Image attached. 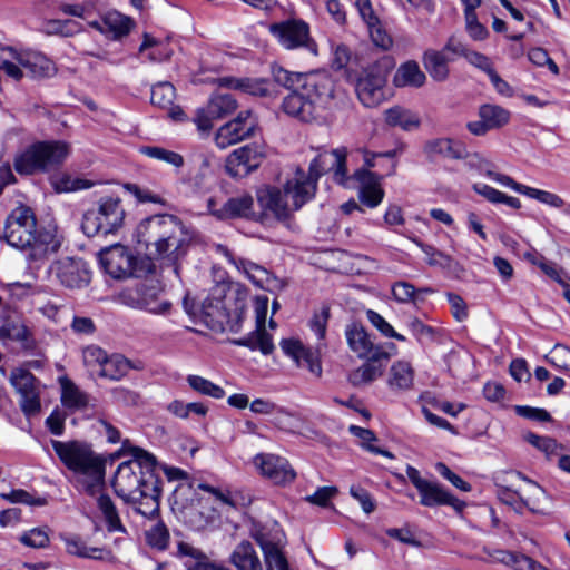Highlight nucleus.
I'll return each mask as SVG.
<instances>
[{"mask_svg": "<svg viewBox=\"0 0 570 570\" xmlns=\"http://www.w3.org/2000/svg\"><path fill=\"white\" fill-rule=\"evenodd\" d=\"M122 442V451L132 459L118 465L112 487L116 494L136 513L148 520L159 515L161 481L155 473L156 459L138 446H128Z\"/></svg>", "mask_w": 570, "mask_h": 570, "instance_id": "f257e3e1", "label": "nucleus"}, {"mask_svg": "<svg viewBox=\"0 0 570 570\" xmlns=\"http://www.w3.org/2000/svg\"><path fill=\"white\" fill-rule=\"evenodd\" d=\"M273 78L289 90L283 99L284 112L301 121L315 120L333 99V81L325 72H292L276 67L273 68Z\"/></svg>", "mask_w": 570, "mask_h": 570, "instance_id": "f03ea898", "label": "nucleus"}, {"mask_svg": "<svg viewBox=\"0 0 570 570\" xmlns=\"http://www.w3.org/2000/svg\"><path fill=\"white\" fill-rule=\"evenodd\" d=\"M138 244L145 246L147 258L161 259L174 266L188 250L191 236L183 223L173 215H156L144 219L136 229Z\"/></svg>", "mask_w": 570, "mask_h": 570, "instance_id": "7ed1b4c3", "label": "nucleus"}, {"mask_svg": "<svg viewBox=\"0 0 570 570\" xmlns=\"http://www.w3.org/2000/svg\"><path fill=\"white\" fill-rule=\"evenodd\" d=\"M315 195L312 180L305 179V171L297 168L291 178L286 179L283 189L273 186H263L257 189L256 198L262 208L261 218L272 215L284 222L298 210Z\"/></svg>", "mask_w": 570, "mask_h": 570, "instance_id": "20e7f679", "label": "nucleus"}, {"mask_svg": "<svg viewBox=\"0 0 570 570\" xmlns=\"http://www.w3.org/2000/svg\"><path fill=\"white\" fill-rule=\"evenodd\" d=\"M51 445L60 461L75 473L80 488L97 494L105 484L106 460L91 445L80 441L52 440Z\"/></svg>", "mask_w": 570, "mask_h": 570, "instance_id": "39448f33", "label": "nucleus"}, {"mask_svg": "<svg viewBox=\"0 0 570 570\" xmlns=\"http://www.w3.org/2000/svg\"><path fill=\"white\" fill-rule=\"evenodd\" d=\"M68 155L69 146L63 141L37 142L16 158L14 168L24 175L47 171L60 165Z\"/></svg>", "mask_w": 570, "mask_h": 570, "instance_id": "423d86ee", "label": "nucleus"}, {"mask_svg": "<svg viewBox=\"0 0 570 570\" xmlns=\"http://www.w3.org/2000/svg\"><path fill=\"white\" fill-rule=\"evenodd\" d=\"M228 292L227 284H216L199 305L189 306L188 299H185V309L212 331L223 332L229 323V307L226 302Z\"/></svg>", "mask_w": 570, "mask_h": 570, "instance_id": "0eeeda50", "label": "nucleus"}, {"mask_svg": "<svg viewBox=\"0 0 570 570\" xmlns=\"http://www.w3.org/2000/svg\"><path fill=\"white\" fill-rule=\"evenodd\" d=\"M125 219V209L119 197L106 196L97 205L88 209L82 218V230L94 237L99 234L108 235L118 230Z\"/></svg>", "mask_w": 570, "mask_h": 570, "instance_id": "6e6552de", "label": "nucleus"}, {"mask_svg": "<svg viewBox=\"0 0 570 570\" xmlns=\"http://www.w3.org/2000/svg\"><path fill=\"white\" fill-rule=\"evenodd\" d=\"M100 263L104 269L114 278L127 276L140 277L151 273L155 264L149 259L140 262L122 245H114L100 252Z\"/></svg>", "mask_w": 570, "mask_h": 570, "instance_id": "1a4fd4ad", "label": "nucleus"}, {"mask_svg": "<svg viewBox=\"0 0 570 570\" xmlns=\"http://www.w3.org/2000/svg\"><path fill=\"white\" fill-rule=\"evenodd\" d=\"M63 237L56 229H41L26 246V262L28 271L36 275L45 265L58 259L57 256L61 249Z\"/></svg>", "mask_w": 570, "mask_h": 570, "instance_id": "9d476101", "label": "nucleus"}, {"mask_svg": "<svg viewBox=\"0 0 570 570\" xmlns=\"http://www.w3.org/2000/svg\"><path fill=\"white\" fill-rule=\"evenodd\" d=\"M390 68V61L382 59L366 68L358 78L355 90L365 107H376L384 101V86Z\"/></svg>", "mask_w": 570, "mask_h": 570, "instance_id": "9b49d317", "label": "nucleus"}, {"mask_svg": "<svg viewBox=\"0 0 570 570\" xmlns=\"http://www.w3.org/2000/svg\"><path fill=\"white\" fill-rule=\"evenodd\" d=\"M269 32L287 50L304 49L312 56L317 55V45L309 36L308 24L303 20L289 19L273 23Z\"/></svg>", "mask_w": 570, "mask_h": 570, "instance_id": "f8f14e48", "label": "nucleus"}, {"mask_svg": "<svg viewBox=\"0 0 570 570\" xmlns=\"http://www.w3.org/2000/svg\"><path fill=\"white\" fill-rule=\"evenodd\" d=\"M346 157L347 149L345 147L321 151L312 160L308 174L305 173V179L312 180L316 188L317 179L325 173L333 171L334 180L337 184L351 187V178L347 176Z\"/></svg>", "mask_w": 570, "mask_h": 570, "instance_id": "ddd939ff", "label": "nucleus"}, {"mask_svg": "<svg viewBox=\"0 0 570 570\" xmlns=\"http://www.w3.org/2000/svg\"><path fill=\"white\" fill-rule=\"evenodd\" d=\"M38 232L33 212L29 207L19 206L8 216L3 235L10 246L22 249L30 246Z\"/></svg>", "mask_w": 570, "mask_h": 570, "instance_id": "4468645a", "label": "nucleus"}, {"mask_svg": "<svg viewBox=\"0 0 570 570\" xmlns=\"http://www.w3.org/2000/svg\"><path fill=\"white\" fill-rule=\"evenodd\" d=\"M263 144L253 142L233 150L225 160V169L230 177L243 178L255 171L266 158Z\"/></svg>", "mask_w": 570, "mask_h": 570, "instance_id": "2eb2a0df", "label": "nucleus"}, {"mask_svg": "<svg viewBox=\"0 0 570 570\" xmlns=\"http://www.w3.org/2000/svg\"><path fill=\"white\" fill-rule=\"evenodd\" d=\"M47 273L68 288H81L90 282V272L81 258L65 256L55 259L49 264Z\"/></svg>", "mask_w": 570, "mask_h": 570, "instance_id": "dca6fc26", "label": "nucleus"}, {"mask_svg": "<svg viewBox=\"0 0 570 570\" xmlns=\"http://www.w3.org/2000/svg\"><path fill=\"white\" fill-rule=\"evenodd\" d=\"M225 257L239 274L244 275L261 289L274 293L282 291L286 286V283L283 279L274 276L264 266L255 262L236 256L227 249L225 250Z\"/></svg>", "mask_w": 570, "mask_h": 570, "instance_id": "f3484780", "label": "nucleus"}, {"mask_svg": "<svg viewBox=\"0 0 570 570\" xmlns=\"http://www.w3.org/2000/svg\"><path fill=\"white\" fill-rule=\"evenodd\" d=\"M256 127L257 119L252 110H243L235 119L218 128L215 134V144L219 149H226L254 136Z\"/></svg>", "mask_w": 570, "mask_h": 570, "instance_id": "a211bd4d", "label": "nucleus"}, {"mask_svg": "<svg viewBox=\"0 0 570 570\" xmlns=\"http://www.w3.org/2000/svg\"><path fill=\"white\" fill-rule=\"evenodd\" d=\"M134 306L155 315H168L171 311V302L165 297L164 286L156 279H146L139 285Z\"/></svg>", "mask_w": 570, "mask_h": 570, "instance_id": "6ab92c4d", "label": "nucleus"}, {"mask_svg": "<svg viewBox=\"0 0 570 570\" xmlns=\"http://www.w3.org/2000/svg\"><path fill=\"white\" fill-rule=\"evenodd\" d=\"M254 465L264 478L276 485H286L296 478V472L289 462L276 454L259 453L254 458Z\"/></svg>", "mask_w": 570, "mask_h": 570, "instance_id": "aec40b11", "label": "nucleus"}, {"mask_svg": "<svg viewBox=\"0 0 570 570\" xmlns=\"http://www.w3.org/2000/svg\"><path fill=\"white\" fill-rule=\"evenodd\" d=\"M267 309V296H257L255 299L256 331L238 341L239 345L247 346L252 350H259L265 355L271 354L274 350L272 336L265 328Z\"/></svg>", "mask_w": 570, "mask_h": 570, "instance_id": "412c9836", "label": "nucleus"}, {"mask_svg": "<svg viewBox=\"0 0 570 570\" xmlns=\"http://www.w3.org/2000/svg\"><path fill=\"white\" fill-rule=\"evenodd\" d=\"M391 352L385 348H376V352L365 356L366 362L348 374V382L356 387L367 385L381 377L390 360Z\"/></svg>", "mask_w": 570, "mask_h": 570, "instance_id": "4be33fe9", "label": "nucleus"}, {"mask_svg": "<svg viewBox=\"0 0 570 570\" xmlns=\"http://www.w3.org/2000/svg\"><path fill=\"white\" fill-rule=\"evenodd\" d=\"M350 178L358 183V198L363 205L375 208L382 203L384 190L381 176L367 169H357Z\"/></svg>", "mask_w": 570, "mask_h": 570, "instance_id": "5701e85b", "label": "nucleus"}, {"mask_svg": "<svg viewBox=\"0 0 570 570\" xmlns=\"http://www.w3.org/2000/svg\"><path fill=\"white\" fill-rule=\"evenodd\" d=\"M511 479L519 482L518 491L521 513L528 509L532 513H541L547 501L546 491L535 482L523 478L520 473H510Z\"/></svg>", "mask_w": 570, "mask_h": 570, "instance_id": "b1692460", "label": "nucleus"}, {"mask_svg": "<svg viewBox=\"0 0 570 570\" xmlns=\"http://www.w3.org/2000/svg\"><path fill=\"white\" fill-rule=\"evenodd\" d=\"M11 57L19 67L24 71V76L31 78L49 77L55 72V66L51 60L39 52L17 51L9 49Z\"/></svg>", "mask_w": 570, "mask_h": 570, "instance_id": "393cba45", "label": "nucleus"}, {"mask_svg": "<svg viewBox=\"0 0 570 570\" xmlns=\"http://www.w3.org/2000/svg\"><path fill=\"white\" fill-rule=\"evenodd\" d=\"M62 540L66 546V551L71 556L91 559L96 561H106L110 563H114L116 561V557L110 549L106 547L89 546L79 535H63Z\"/></svg>", "mask_w": 570, "mask_h": 570, "instance_id": "a878e982", "label": "nucleus"}, {"mask_svg": "<svg viewBox=\"0 0 570 570\" xmlns=\"http://www.w3.org/2000/svg\"><path fill=\"white\" fill-rule=\"evenodd\" d=\"M281 347L285 354L289 355L297 366L307 368L317 377L322 374V365L320 357L312 351L305 348L299 342L293 340H284Z\"/></svg>", "mask_w": 570, "mask_h": 570, "instance_id": "bb28decb", "label": "nucleus"}, {"mask_svg": "<svg viewBox=\"0 0 570 570\" xmlns=\"http://www.w3.org/2000/svg\"><path fill=\"white\" fill-rule=\"evenodd\" d=\"M483 552L489 557L490 562H497L512 568L513 570H542L540 563L532 558L509 550L491 549L483 547Z\"/></svg>", "mask_w": 570, "mask_h": 570, "instance_id": "cd10ccee", "label": "nucleus"}, {"mask_svg": "<svg viewBox=\"0 0 570 570\" xmlns=\"http://www.w3.org/2000/svg\"><path fill=\"white\" fill-rule=\"evenodd\" d=\"M345 337L348 347L360 357L374 354L376 348H384L382 345H375L362 324L352 323L345 328Z\"/></svg>", "mask_w": 570, "mask_h": 570, "instance_id": "c85d7f7f", "label": "nucleus"}, {"mask_svg": "<svg viewBox=\"0 0 570 570\" xmlns=\"http://www.w3.org/2000/svg\"><path fill=\"white\" fill-rule=\"evenodd\" d=\"M421 494L420 503L425 507L451 505L456 511L464 508V502L446 492L438 483L426 481L425 484L417 490Z\"/></svg>", "mask_w": 570, "mask_h": 570, "instance_id": "c756f323", "label": "nucleus"}, {"mask_svg": "<svg viewBox=\"0 0 570 570\" xmlns=\"http://www.w3.org/2000/svg\"><path fill=\"white\" fill-rule=\"evenodd\" d=\"M254 199L248 194H242L229 198L217 212V218L228 219L236 217H245L252 219H261V215L253 210Z\"/></svg>", "mask_w": 570, "mask_h": 570, "instance_id": "7c9ffc66", "label": "nucleus"}, {"mask_svg": "<svg viewBox=\"0 0 570 570\" xmlns=\"http://www.w3.org/2000/svg\"><path fill=\"white\" fill-rule=\"evenodd\" d=\"M199 498L197 490L189 482L179 483L170 498L171 510L175 513L187 518L194 508L198 504Z\"/></svg>", "mask_w": 570, "mask_h": 570, "instance_id": "2f4dec72", "label": "nucleus"}, {"mask_svg": "<svg viewBox=\"0 0 570 570\" xmlns=\"http://www.w3.org/2000/svg\"><path fill=\"white\" fill-rule=\"evenodd\" d=\"M424 153L431 158L441 156L449 159H463L468 157L464 145L450 138H438L428 141L424 146Z\"/></svg>", "mask_w": 570, "mask_h": 570, "instance_id": "473e14b6", "label": "nucleus"}, {"mask_svg": "<svg viewBox=\"0 0 570 570\" xmlns=\"http://www.w3.org/2000/svg\"><path fill=\"white\" fill-rule=\"evenodd\" d=\"M498 183L552 207H562L564 200L557 194L532 188L514 181L510 176H497Z\"/></svg>", "mask_w": 570, "mask_h": 570, "instance_id": "72a5a7b5", "label": "nucleus"}, {"mask_svg": "<svg viewBox=\"0 0 570 570\" xmlns=\"http://www.w3.org/2000/svg\"><path fill=\"white\" fill-rule=\"evenodd\" d=\"M422 61L433 80L442 82L449 78L451 58L448 57L444 50L428 49L423 53Z\"/></svg>", "mask_w": 570, "mask_h": 570, "instance_id": "f704fd0d", "label": "nucleus"}, {"mask_svg": "<svg viewBox=\"0 0 570 570\" xmlns=\"http://www.w3.org/2000/svg\"><path fill=\"white\" fill-rule=\"evenodd\" d=\"M384 121L390 127H399L402 130L411 131L421 126L419 115L402 106H393L383 112Z\"/></svg>", "mask_w": 570, "mask_h": 570, "instance_id": "c9c22d12", "label": "nucleus"}, {"mask_svg": "<svg viewBox=\"0 0 570 570\" xmlns=\"http://www.w3.org/2000/svg\"><path fill=\"white\" fill-rule=\"evenodd\" d=\"M230 562L237 570H262L259 557L249 541H242L235 547Z\"/></svg>", "mask_w": 570, "mask_h": 570, "instance_id": "e433bc0d", "label": "nucleus"}, {"mask_svg": "<svg viewBox=\"0 0 570 570\" xmlns=\"http://www.w3.org/2000/svg\"><path fill=\"white\" fill-rule=\"evenodd\" d=\"M426 81L425 73L420 69V66L414 60H409L402 63L393 78L396 87H414L420 88Z\"/></svg>", "mask_w": 570, "mask_h": 570, "instance_id": "4c0bfd02", "label": "nucleus"}, {"mask_svg": "<svg viewBox=\"0 0 570 570\" xmlns=\"http://www.w3.org/2000/svg\"><path fill=\"white\" fill-rule=\"evenodd\" d=\"M61 387V403L70 411L83 410L88 405V395L82 392L70 379H59Z\"/></svg>", "mask_w": 570, "mask_h": 570, "instance_id": "58836bf2", "label": "nucleus"}, {"mask_svg": "<svg viewBox=\"0 0 570 570\" xmlns=\"http://www.w3.org/2000/svg\"><path fill=\"white\" fill-rule=\"evenodd\" d=\"M414 370L409 362H395L389 373L387 384L392 390L407 391L413 386Z\"/></svg>", "mask_w": 570, "mask_h": 570, "instance_id": "ea45409f", "label": "nucleus"}, {"mask_svg": "<svg viewBox=\"0 0 570 570\" xmlns=\"http://www.w3.org/2000/svg\"><path fill=\"white\" fill-rule=\"evenodd\" d=\"M131 368L130 361L120 354L107 355L98 376L118 381L126 376Z\"/></svg>", "mask_w": 570, "mask_h": 570, "instance_id": "a19ab883", "label": "nucleus"}, {"mask_svg": "<svg viewBox=\"0 0 570 570\" xmlns=\"http://www.w3.org/2000/svg\"><path fill=\"white\" fill-rule=\"evenodd\" d=\"M219 82L222 86L238 89L254 96H267L269 94L268 82L265 80L223 78Z\"/></svg>", "mask_w": 570, "mask_h": 570, "instance_id": "79ce46f5", "label": "nucleus"}, {"mask_svg": "<svg viewBox=\"0 0 570 570\" xmlns=\"http://www.w3.org/2000/svg\"><path fill=\"white\" fill-rule=\"evenodd\" d=\"M207 107L208 112L214 116V118L220 119L234 112L238 105L234 95L217 94L209 99Z\"/></svg>", "mask_w": 570, "mask_h": 570, "instance_id": "37998d69", "label": "nucleus"}, {"mask_svg": "<svg viewBox=\"0 0 570 570\" xmlns=\"http://www.w3.org/2000/svg\"><path fill=\"white\" fill-rule=\"evenodd\" d=\"M104 24L106 33H110L116 39L129 33L132 21L120 12L111 11L104 16Z\"/></svg>", "mask_w": 570, "mask_h": 570, "instance_id": "c03bdc74", "label": "nucleus"}, {"mask_svg": "<svg viewBox=\"0 0 570 570\" xmlns=\"http://www.w3.org/2000/svg\"><path fill=\"white\" fill-rule=\"evenodd\" d=\"M139 151L146 157L166 163L176 168L183 167L185 163L180 154L159 146H142L139 148Z\"/></svg>", "mask_w": 570, "mask_h": 570, "instance_id": "a18cd8bd", "label": "nucleus"}, {"mask_svg": "<svg viewBox=\"0 0 570 570\" xmlns=\"http://www.w3.org/2000/svg\"><path fill=\"white\" fill-rule=\"evenodd\" d=\"M479 116L484 119L485 126L490 127L491 130L504 126L510 119V112L497 105L481 106Z\"/></svg>", "mask_w": 570, "mask_h": 570, "instance_id": "49530a36", "label": "nucleus"}, {"mask_svg": "<svg viewBox=\"0 0 570 570\" xmlns=\"http://www.w3.org/2000/svg\"><path fill=\"white\" fill-rule=\"evenodd\" d=\"M97 504L100 512L104 515V519L107 523L109 531H124V527L121 524L120 518L118 515L117 509L111 501L110 497L107 494H101L97 499Z\"/></svg>", "mask_w": 570, "mask_h": 570, "instance_id": "de8ad7c7", "label": "nucleus"}, {"mask_svg": "<svg viewBox=\"0 0 570 570\" xmlns=\"http://www.w3.org/2000/svg\"><path fill=\"white\" fill-rule=\"evenodd\" d=\"M9 380L20 395L37 392L36 377L28 370H12Z\"/></svg>", "mask_w": 570, "mask_h": 570, "instance_id": "09e8293b", "label": "nucleus"}, {"mask_svg": "<svg viewBox=\"0 0 570 570\" xmlns=\"http://www.w3.org/2000/svg\"><path fill=\"white\" fill-rule=\"evenodd\" d=\"M176 98L175 87L168 81H161L151 88L150 101L159 108H169Z\"/></svg>", "mask_w": 570, "mask_h": 570, "instance_id": "8fccbe9b", "label": "nucleus"}, {"mask_svg": "<svg viewBox=\"0 0 570 570\" xmlns=\"http://www.w3.org/2000/svg\"><path fill=\"white\" fill-rule=\"evenodd\" d=\"M348 431L361 441V445L368 452L394 459V455L390 451L372 444V442L377 440L373 431L356 425H351Z\"/></svg>", "mask_w": 570, "mask_h": 570, "instance_id": "3c124183", "label": "nucleus"}, {"mask_svg": "<svg viewBox=\"0 0 570 570\" xmlns=\"http://www.w3.org/2000/svg\"><path fill=\"white\" fill-rule=\"evenodd\" d=\"M508 484H498L497 495L499 500L513 508L514 511L518 513H521V510L519 508L520 500L518 491V484L519 482L514 479H511L510 473L507 475V479L504 480Z\"/></svg>", "mask_w": 570, "mask_h": 570, "instance_id": "603ef678", "label": "nucleus"}, {"mask_svg": "<svg viewBox=\"0 0 570 570\" xmlns=\"http://www.w3.org/2000/svg\"><path fill=\"white\" fill-rule=\"evenodd\" d=\"M413 243H415L422 252L426 255V263L430 266H438L441 268H449L452 264L451 256L444 254L443 252L438 250L435 247L424 244L416 237L410 238Z\"/></svg>", "mask_w": 570, "mask_h": 570, "instance_id": "864d4df0", "label": "nucleus"}, {"mask_svg": "<svg viewBox=\"0 0 570 570\" xmlns=\"http://www.w3.org/2000/svg\"><path fill=\"white\" fill-rule=\"evenodd\" d=\"M107 353L99 346L89 345L82 351V361L90 374H99L106 361Z\"/></svg>", "mask_w": 570, "mask_h": 570, "instance_id": "5fc2aeb1", "label": "nucleus"}, {"mask_svg": "<svg viewBox=\"0 0 570 570\" xmlns=\"http://www.w3.org/2000/svg\"><path fill=\"white\" fill-rule=\"evenodd\" d=\"M50 530L47 527L33 528L22 533L19 541L33 549H42L48 547L50 542Z\"/></svg>", "mask_w": 570, "mask_h": 570, "instance_id": "6e6d98bb", "label": "nucleus"}, {"mask_svg": "<svg viewBox=\"0 0 570 570\" xmlns=\"http://www.w3.org/2000/svg\"><path fill=\"white\" fill-rule=\"evenodd\" d=\"M187 382L193 390L200 394L212 396L214 399H222L225 395V392L220 386L202 376L189 375L187 377Z\"/></svg>", "mask_w": 570, "mask_h": 570, "instance_id": "4d7b16f0", "label": "nucleus"}, {"mask_svg": "<svg viewBox=\"0 0 570 570\" xmlns=\"http://www.w3.org/2000/svg\"><path fill=\"white\" fill-rule=\"evenodd\" d=\"M210 175V161L208 158H204L198 170L187 179V183L195 191L206 190Z\"/></svg>", "mask_w": 570, "mask_h": 570, "instance_id": "13d9d810", "label": "nucleus"}, {"mask_svg": "<svg viewBox=\"0 0 570 570\" xmlns=\"http://www.w3.org/2000/svg\"><path fill=\"white\" fill-rule=\"evenodd\" d=\"M146 540L149 546L164 550L166 549L169 540V533L163 522H158L146 531Z\"/></svg>", "mask_w": 570, "mask_h": 570, "instance_id": "bf43d9fd", "label": "nucleus"}, {"mask_svg": "<svg viewBox=\"0 0 570 570\" xmlns=\"http://www.w3.org/2000/svg\"><path fill=\"white\" fill-rule=\"evenodd\" d=\"M546 360L557 368L570 372V348L567 346L557 344Z\"/></svg>", "mask_w": 570, "mask_h": 570, "instance_id": "052dcab7", "label": "nucleus"}, {"mask_svg": "<svg viewBox=\"0 0 570 570\" xmlns=\"http://www.w3.org/2000/svg\"><path fill=\"white\" fill-rule=\"evenodd\" d=\"M367 321L377 328L384 336L386 337H393L399 341H404L405 337L394 331L392 325L387 323L383 316H381L379 313L368 309L366 312Z\"/></svg>", "mask_w": 570, "mask_h": 570, "instance_id": "680f3d73", "label": "nucleus"}, {"mask_svg": "<svg viewBox=\"0 0 570 570\" xmlns=\"http://www.w3.org/2000/svg\"><path fill=\"white\" fill-rule=\"evenodd\" d=\"M330 318V307L323 306L318 313H315L311 320V328L318 340H323L326 333L327 321Z\"/></svg>", "mask_w": 570, "mask_h": 570, "instance_id": "e2e57ef3", "label": "nucleus"}, {"mask_svg": "<svg viewBox=\"0 0 570 570\" xmlns=\"http://www.w3.org/2000/svg\"><path fill=\"white\" fill-rule=\"evenodd\" d=\"M394 298L400 303H415V287L407 282H397L392 287Z\"/></svg>", "mask_w": 570, "mask_h": 570, "instance_id": "0e129e2a", "label": "nucleus"}, {"mask_svg": "<svg viewBox=\"0 0 570 570\" xmlns=\"http://www.w3.org/2000/svg\"><path fill=\"white\" fill-rule=\"evenodd\" d=\"M350 494L360 502L365 513L370 514L375 510V502L365 489L360 485H352L350 488Z\"/></svg>", "mask_w": 570, "mask_h": 570, "instance_id": "69168bd1", "label": "nucleus"}, {"mask_svg": "<svg viewBox=\"0 0 570 570\" xmlns=\"http://www.w3.org/2000/svg\"><path fill=\"white\" fill-rule=\"evenodd\" d=\"M525 439L530 444L544 452L547 455H551L557 452L558 444L556 440L549 436H539L530 433Z\"/></svg>", "mask_w": 570, "mask_h": 570, "instance_id": "338daca9", "label": "nucleus"}, {"mask_svg": "<svg viewBox=\"0 0 570 570\" xmlns=\"http://www.w3.org/2000/svg\"><path fill=\"white\" fill-rule=\"evenodd\" d=\"M49 32L60 33L70 37L80 30V24L73 20H55L49 22Z\"/></svg>", "mask_w": 570, "mask_h": 570, "instance_id": "774afa93", "label": "nucleus"}]
</instances>
